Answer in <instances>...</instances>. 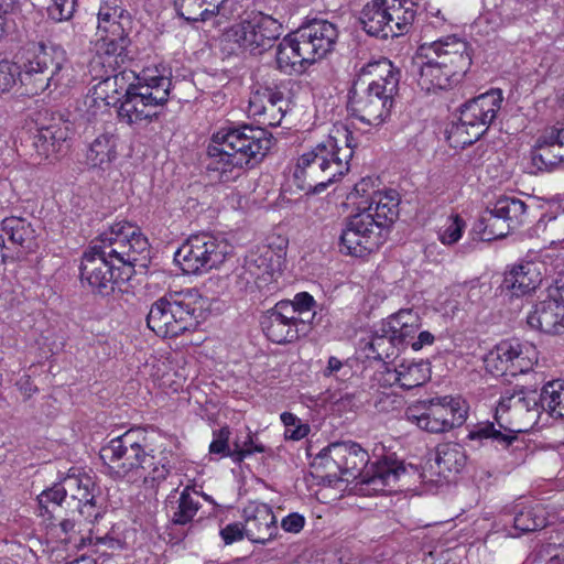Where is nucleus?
<instances>
[{
    "label": "nucleus",
    "mask_w": 564,
    "mask_h": 564,
    "mask_svg": "<svg viewBox=\"0 0 564 564\" xmlns=\"http://www.w3.org/2000/svg\"><path fill=\"white\" fill-rule=\"evenodd\" d=\"M525 204L516 197H501L494 205V213L502 216L516 229L525 215Z\"/></svg>",
    "instance_id": "49530a36"
},
{
    "label": "nucleus",
    "mask_w": 564,
    "mask_h": 564,
    "mask_svg": "<svg viewBox=\"0 0 564 564\" xmlns=\"http://www.w3.org/2000/svg\"><path fill=\"white\" fill-rule=\"evenodd\" d=\"M230 245L210 232L189 236L177 249L174 260L183 272L196 274L220 265L230 252Z\"/></svg>",
    "instance_id": "ddd939ff"
},
{
    "label": "nucleus",
    "mask_w": 564,
    "mask_h": 564,
    "mask_svg": "<svg viewBox=\"0 0 564 564\" xmlns=\"http://www.w3.org/2000/svg\"><path fill=\"white\" fill-rule=\"evenodd\" d=\"M416 465L399 460L390 455V495L392 492L413 491L417 484L425 480Z\"/></svg>",
    "instance_id": "c756f323"
},
{
    "label": "nucleus",
    "mask_w": 564,
    "mask_h": 564,
    "mask_svg": "<svg viewBox=\"0 0 564 564\" xmlns=\"http://www.w3.org/2000/svg\"><path fill=\"white\" fill-rule=\"evenodd\" d=\"M70 128L61 117L37 128L33 135L34 159L39 162H53L68 148Z\"/></svg>",
    "instance_id": "a211bd4d"
},
{
    "label": "nucleus",
    "mask_w": 564,
    "mask_h": 564,
    "mask_svg": "<svg viewBox=\"0 0 564 564\" xmlns=\"http://www.w3.org/2000/svg\"><path fill=\"white\" fill-rule=\"evenodd\" d=\"M294 310L290 305L276 303L264 315L261 325L269 340L275 344H288L299 339L306 332L293 317Z\"/></svg>",
    "instance_id": "412c9836"
},
{
    "label": "nucleus",
    "mask_w": 564,
    "mask_h": 564,
    "mask_svg": "<svg viewBox=\"0 0 564 564\" xmlns=\"http://www.w3.org/2000/svg\"><path fill=\"white\" fill-rule=\"evenodd\" d=\"M278 68L289 75L303 73L307 65H311L310 58L304 54L302 44L296 37L295 32L280 42L276 48Z\"/></svg>",
    "instance_id": "cd10ccee"
},
{
    "label": "nucleus",
    "mask_w": 564,
    "mask_h": 564,
    "mask_svg": "<svg viewBox=\"0 0 564 564\" xmlns=\"http://www.w3.org/2000/svg\"><path fill=\"white\" fill-rule=\"evenodd\" d=\"M281 421L285 426L286 438L300 441L304 438L310 432V426L307 424H303L296 415L290 412L282 413Z\"/></svg>",
    "instance_id": "864d4df0"
},
{
    "label": "nucleus",
    "mask_w": 564,
    "mask_h": 564,
    "mask_svg": "<svg viewBox=\"0 0 564 564\" xmlns=\"http://www.w3.org/2000/svg\"><path fill=\"white\" fill-rule=\"evenodd\" d=\"M390 83H395V91L394 96L401 97L410 93L409 86L403 82V75L399 67H395L392 62H390Z\"/></svg>",
    "instance_id": "69168bd1"
},
{
    "label": "nucleus",
    "mask_w": 564,
    "mask_h": 564,
    "mask_svg": "<svg viewBox=\"0 0 564 564\" xmlns=\"http://www.w3.org/2000/svg\"><path fill=\"white\" fill-rule=\"evenodd\" d=\"M245 533L253 543L265 544L278 532L276 519L267 503H250L243 510Z\"/></svg>",
    "instance_id": "4be33fe9"
},
{
    "label": "nucleus",
    "mask_w": 564,
    "mask_h": 564,
    "mask_svg": "<svg viewBox=\"0 0 564 564\" xmlns=\"http://www.w3.org/2000/svg\"><path fill=\"white\" fill-rule=\"evenodd\" d=\"M387 65L388 62L386 58L368 63L365 67V72L367 74H378L380 79L369 83L367 89L361 94L358 91L356 85L349 91V113L362 123L375 128L382 126L388 116L386 108L388 101V74L383 76V73L380 70L381 67L384 68Z\"/></svg>",
    "instance_id": "f8f14e48"
},
{
    "label": "nucleus",
    "mask_w": 564,
    "mask_h": 564,
    "mask_svg": "<svg viewBox=\"0 0 564 564\" xmlns=\"http://www.w3.org/2000/svg\"><path fill=\"white\" fill-rule=\"evenodd\" d=\"M230 434L228 426L214 431V440L209 445V453L212 455H220L221 457H231L232 449L229 448Z\"/></svg>",
    "instance_id": "13d9d810"
},
{
    "label": "nucleus",
    "mask_w": 564,
    "mask_h": 564,
    "mask_svg": "<svg viewBox=\"0 0 564 564\" xmlns=\"http://www.w3.org/2000/svg\"><path fill=\"white\" fill-rule=\"evenodd\" d=\"M417 64L420 70L417 84L421 89L426 93L447 89L453 85V83L460 79L452 70L444 68L435 61L422 59Z\"/></svg>",
    "instance_id": "c85d7f7f"
},
{
    "label": "nucleus",
    "mask_w": 564,
    "mask_h": 564,
    "mask_svg": "<svg viewBox=\"0 0 564 564\" xmlns=\"http://www.w3.org/2000/svg\"><path fill=\"white\" fill-rule=\"evenodd\" d=\"M159 449L155 455V449L150 448L144 430L131 429L102 446L100 458L115 477L123 478L133 474L144 480L161 481L171 471L173 453L162 445Z\"/></svg>",
    "instance_id": "39448f33"
},
{
    "label": "nucleus",
    "mask_w": 564,
    "mask_h": 564,
    "mask_svg": "<svg viewBox=\"0 0 564 564\" xmlns=\"http://www.w3.org/2000/svg\"><path fill=\"white\" fill-rule=\"evenodd\" d=\"M129 84L124 72L107 76L90 89V97L95 102L101 101L105 106H115Z\"/></svg>",
    "instance_id": "e433bc0d"
},
{
    "label": "nucleus",
    "mask_w": 564,
    "mask_h": 564,
    "mask_svg": "<svg viewBox=\"0 0 564 564\" xmlns=\"http://www.w3.org/2000/svg\"><path fill=\"white\" fill-rule=\"evenodd\" d=\"M98 51L102 52L109 58L106 63L109 66H119L124 63L127 57L126 48L128 46V37L126 29L119 35L110 33L98 34Z\"/></svg>",
    "instance_id": "79ce46f5"
},
{
    "label": "nucleus",
    "mask_w": 564,
    "mask_h": 564,
    "mask_svg": "<svg viewBox=\"0 0 564 564\" xmlns=\"http://www.w3.org/2000/svg\"><path fill=\"white\" fill-rule=\"evenodd\" d=\"M531 160L538 171H550L564 161V120L542 132L535 141Z\"/></svg>",
    "instance_id": "aec40b11"
},
{
    "label": "nucleus",
    "mask_w": 564,
    "mask_h": 564,
    "mask_svg": "<svg viewBox=\"0 0 564 564\" xmlns=\"http://www.w3.org/2000/svg\"><path fill=\"white\" fill-rule=\"evenodd\" d=\"M420 52L421 58L437 62L459 78L466 74L471 64L467 42L455 35L441 37L429 45L423 44Z\"/></svg>",
    "instance_id": "f3484780"
},
{
    "label": "nucleus",
    "mask_w": 564,
    "mask_h": 564,
    "mask_svg": "<svg viewBox=\"0 0 564 564\" xmlns=\"http://www.w3.org/2000/svg\"><path fill=\"white\" fill-rule=\"evenodd\" d=\"M417 326L419 316L411 308L390 315V343H408V338L413 339Z\"/></svg>",
    "instance_id": "ea45409f"
},
{
    "label": "nucleus",
    "mask_w": 564,
    "mask_h": 564,
    "mask_svg": "<svg viewBox=\"0 0 564 564\" xmlns=\"http://www.w3.org/2000/svg\"><path fill=\"white\" fill-rule=\"evenodd\" d=\"M272 96L273 89L270 87H261L253 90L248 104L249 116L259 119L260 115L265 112V104L268 99L272 98Z\"/></svg>",
    "instance_id": "5fc2aeb1"
},
{
    "label": "nucleus",
    "mask_w": 564,
    "mask_h": 564,
    "mask_svg": "<svg viewBox=\"0 0 564 564\" xmlns=\"http://www.w3.org/2000/svg\"><path fill=\"white\" fill-rule=\"evenodd\" d=\"M295 34L312 64L329 53L338 37L336 26L325 20H314L301 26Z\"/></svg>",
    "instance_id": "6ab92c4d"
},
{
    "label": "nucleus",
    "mask_w": 564,
    "mask_h": 564,
    "mask_svg": "<svg viewBox=\"0 0 564 564\" xmlns=\"http://www.w3.org/2000/svg\"><path fill=\"white\" fill-rule=\"evenodd\" d=\"M549 295L557 303L564 304V274L560 275L554 285L549 289Z\"/></svg>",
    "instance_id": "774afa93"
},
{
    "label": "nucleus",
    "mask_w": 564,
    "mask_h": 564,
    "mask_svg": "<svg viewBox=\"0 0 564 564\" xmlns=\"http://www.w3.org/2000/svg\"><path fill=\"white\" fill-rule=\"evenodd\" d=\"M75 7V0H52L47 7V14L55 22L67 21L73 17Z\"/></svg>",
    "instance_id": "4d7b16f0"
},
{
    "label": "nucleus",
    "mask_w": 564,
    "mask_h": 564,
    "mask_svg": "<svg viewBox=\"0 0 564 564\" xmlns=\"http://www.w3.org/2000/svg\"><path fill=\"white\" fill-rule=\"evenodd\" d=\"M119 138L112 132L98 134L88 143L85 154L90 169L107 171L118 158Z\"/></svg>",
    "instance_id": "a878e982"
},
{
    "label": "nucleus",
    "mask_w": 564,
    "mask_h": 564,
    "mask_svg": "<svg viewBox=\"0 0 564 564\" xmlns=\"http://www.w3.org/2000/svg\"><path fill=\"white\" fill-rule=\"evenodd\" d=\"M63 490L70 501V508L80 516L90 519L97 518L96 500L94 495L95 486L88 476L68 475L62 480Z\"/></svg>",
    "instance_id": "5701e85b"
},
{
    "label": "nucleus",
    "mask_w": 564,
    "mask_h": 564,
    "mask_svg": "<svg viewBox=\"0 0 564 564\" xmlns=\"http://www.w3.org/2000/svg\"><path fill=\"white\" fill-rule=\"evenodd\" d=\"M128 22L129 17L126 14L120 0H101L98 11L97 34L119 35L122 29H126Z\"/></svg>",
    "instance_id": "72a5a7b5"
},
{
    "label": "nucleus",
    "mask_w": 564,
    "mask_h": 564,
    "mask_svg": "<svg viewBox=\"0 0 564 564\" xmlns=\"http://www.w3.org/2000/svg\"><path fill=\"white\" fill-rule=\"evenodd\" d=\"M521 430H511L498 423V427L494 422H479L469 429L467 438L469 441H490L497 448L508 449L509 447L522 448L523 442L519 440L518 433Z\"/></svg>",
    "instance_id": "393cba45"
},
{
    "label": "nucleus",
    "mask_w": 564,
    "mask_h": 564,
    "mask_svg": "<svg viewBox=\"0 0 564 564\" xmlns=\"http://www.w3.org/2000/svg\"><path fill=\"white\" fill-rule=\"evenodd\" d=\"M171 78L159 74L158 69H147L128 85L118 115L128 124L151 121L158 116V107L163 106L170 95Z\"/></svg>",
    "instance_id": "0eeeda50"
},
{
    "label": "nucleus",
    "mask_w": 564,
    "mask_h": 564,
    "mask_svg": "<svg viewBox=\"0 0 564 564\" xmlns=\"http://www.w3.org/2000/svg\"><path fill=\"white\" fill-rule=\"evenodd\" d=\"M36 229L26 218L11 216L0 221V262H13L34 251Z\"/></svg>",
    "instance_id": "dca6fc26"
},
{
    "label": "nucleus",
    "mask_w": 564,
    "mask_h": 564,
    "mask_svg": "<svg viewBox=\"0 0 564 564\" xmlns=\"http://www.w3.org/2000/svg\"><path fill=\"white\" fill-rule=\"evenodd\" d=\"M245 535V525L238 522L229 523L220 530V536L227 545L242 540Z\"/></svg>",
    "instance_id": "680f3d73"
},
{
    "label": "nucleus",
    "mask_w": 564,
    "mask_h": 564,
    "mask_svg": "<svg viewBox=\"0 0 564 564\" xmlns=\"http://www.w3.org/2000/svg\"><path fill=\"white\" fill-rule=\"evenodd\" d=\"M538 360L532 344L517 339L501 340L484 357L485 368L494 376H517L529 371Z\"/></svg>",
    "instance_id": "4468645a"
},
{
    "label": "nucleus",
    "mask_w": 564,
    "mask_h": 564,
    "mask_svg": "<svg viewBox=\"0 0 564 564\" xmlns=\"http://www.w3.org/2000/svg\"><path fill=\"white\" fill-rule=\"evenodd\" d=\"M368 357L377 360H383L384 357H388V348L386 347V337L375 336L372 340L368 344Z\"/></svg>",
    "instance_id": "0e129e2a"
},
{
    "label": "nucleus",
    "mask_w": 564,
    "mask_h": 564,
    "mask_svg": "<svg viewBox=\"0 0 564 564\" xmlns=\"http://www.w3.org/2000/svg\"><path fill=\"white\" fill-rule=\"evenodd\" d=\"M199 295L194 290L164 295L150 307L148 327L160 337H177L196 328Z\"/></svg>",
    "instance_id": "6e6552de"
},
{
    "label": "nucleus",
    "mask_w": 564,
    "mask_h": 564,
    "mask_svg": "<svg viewBox=\"0 0 564 564\" xmlns=\"http://www.w3.org/2000/svg\"><path fill=\"white\" fill-rule=\"evenodd\" d=\"M347 198L357 205L358 213L345 219L340 235L343 252L364 257L386 241L388 231V192L377 188L371 177L360 180Z\"/></svg>",
    "instance_id": "f03ea898"
},
{
    "label": "nucleus",
    "mask_w": 564,
    "mask_h": 564,
    "mask_svg": "<svg viewBox=\"0 0 564 564\" xmlns=\"http://www.w3.org/2000/svg\"><path fill=\"white\" fill-rule=\"evenodd\" d=\"M542 282L540 265L535 262H524L514 265L505 274L502 286L513 296H522L535 290Z\"/></svg>",
    "instance_id": "bb28decb"
},
{
    "label": "nucleus",
    "mask_w": 564,
    "mask_h": 564,
    "mask_svg": "<svg viewBox=\"0 0 564 564\" xmlns=\"http://www.w3.org/2000/svg\"><path fill=\"white\" fill-rule=\"evenodd\" d=\"M77 522L74 518L72 519H63L59 521L57 525H55L52 531L54 536H56L62 543L68 545L72 544L74 547H83L86 544V538L79 534V530L77 529ZM89 544L95 543L96 545L102 544L109 547H115L118 544V541L108 535L96 536L95 542H93V538H87Z\"/></svg>",
    "instance_id": "f704fd0d"
},
{
    "label": "nucleus",
    "mask_w": 564,
    "mask_h": 564,
    "mask_svg": "<svg viewBox=\"0 0 564 564\" xmlns=\"http://www.w3.org/2000/svg\"><path fill=\"white\" fill-rule=\"evenodd\" d=\"M228 0H202L205 15L208 20L217 17Z\"/></svg>",
    "instance_id": "338daca9"
},
{
    "label": "nucleus",
    "mask_w": 564,
    "mask_h": 564,
    "mask_svg": "<svg viewBox=\"0 0 564 564\" xmlns=\"http://www.w3.org/2000/svg\"><path fill=\"white\" fill-rule=\"evenodd\" d=\"M200 507L198 492L186 486L178 497L170 495L167 497L166 508L171 512L172 521L175 524H186L196 516Z\"/></svg>",
    "instance_id": "2f4dec72"
},
{
    "label": "nucleus",
    "mask_w": 564,
    "mask_h": 564,
    "mask_svg": "<svg viewBox=\"0 0 564 564\" xmlns=\"http://www.w3.org/2000/svg\"><path fill=\"white\" fill-rule=\"evenodd\" d=\"M279 303H283L284 305H290L294 312L293 317L302 328L307 330V324H310L315 315V300L307 292L297 293L293 301H280Z\"/></svg>",
    "instance_id": "a18cd8bd"
},
{
    "label": "nucleus",
    "mask_w": 564,
    "mask_h": 564,
    "mask_svg": "<svg viewBox=\"0 0 564 564\" xmlns=\"http://www.w3.org/2000/svg\"><path fill=\"white\" fill-rule=\"evenodd\" d=\"M272 145L267 131L250 126L224 128L208 145V170L218 173L220 182L237 178L245 166L261 160Z\"/></svg>",
    "instance_id": "423d86ee"
},
{
    "label": "nucleus",
    "mask_w": 564,
    "mask_h": 564,
    "mask_svg": "<svg viewBox=\"0 0 564 564\" xmlns=\"http://www.w3.org/2000/svg\"><path fill=\"white\" fill-rule=\"evenodd\" d=\"M19 77L32 95L68 87L72 66L66 51L55 44H33L28 51L22 72L15 63L0 61V96L9 93Z\"/></svg>",
    "instance_id": "7ed1b4c3"
},
{
    "label": "nucleus",
    "mask_w": 564,
    "mask_h": 564,
    "mask_svg": "<svg viewBox=\"0 0 564 564\" xmlns=\"http://www.w3.org/2000/svg\"><path fill=\"white\" fill-rule=\"evenodd\" d=\"M465 228V221L458 216L451 217L447 224L440 229L438 238L444 245H453L457 242Z\"/></svg>",
    "instance_id": "6e6d98bb"
},
{
    "label": "nucleus",
    "mask_w": 564,
    "mask_h": 564,
    "mask_svg": "<svg viewBox=\"0 0 564 564\" xmlns=\"http://www.w3.org/2000/svg\"><path fill=\"white\" fill-rule=\"evenodd\" d=\"M509 513L513 516V528L519 532L518 535L540 530L546 525L545 510L539 503L517 502Z\"/></svg>",
    "instance_id": "7c9ffc66"
},
{
    "label": "nucleus",
    "mask_w": 564,
    "mask_h": 564,
    "mask_svg": "<svg viewBox=\"0 0 564 564\" xmlns=\"http://www.w3.org/2000/svg\"><path fill=\"white\" fill-rule=\"evenodd\" d=\"M364 454L365 451L361 446L354 442H336L322 451L323 457H329L337 466L347 456H360Z\"/></svg>",
    "instance_id": "8fccbe9b"
},
{
    "label": "nucleus",
    "mask_w": 564,
    "mask_h": 564,
    "mask_svg": "<svg viewBox=\"0 0 564 564\" xmlns=\"http://www.w3.org/2000/svg\"><path fill=\"white\" fill-rule=\"evenodd\" d=\"M289 108V102L281 91L273 89L272 98L265 104V112L260 115L258 121L262 124L276 127L281 124Z\"/></svg>",
    "instance_id": "de8ad7c7"
},
{
    "label": "nucleus",
    "mask_w": 564,
    "mask_h": 564,
    "mask_svg": "<svg viewBox=\"0 0 564 564\" xmlns=\"http://www.w3.org/2000/svg\"><path fill=\"white\" fill-rule=\"evenodd\" d=\"M469 406L460 397L444 395L420 401L405 411L409 421L429 433H447L462 426Z\"/></svg>",
    "instance_id": "9d476101"
},
{
    "label": "nucleus",
    "mask_w": 564,
    "mask_h": 564,
    "mask_svg": "<svg viewBox=\"0 0 564 564\" xmlns=\"http://www.w3.org/2000/svg\"><path fill=\"white\" fill-rule=\"evenodd\" d=\"M465 449L457 443H444L437 446L435 463L438 466V474H457L466 465Z\"/></svg>",
    "instance_id": "58836bf2"
},
{
    "label": "nucleus",
    "mask_w": 564,
    "mask_h": 564,
    "mask_svg": "<svg viewBox=\"0 0 564 564\" xmlns=\"http://www.w3.org/2000/svg\"><path fill=\"white\" fill-rule=\"evenodd\" d=\"M367 462L368 457L367 453L365 452V454L360 456H347L337 467L343 475L357 477Z\"/></svg>",
    "instance_id": "bf43d9fd"
},
{
    "label": "nucleus",
    "mask_w": 564,
    "mask_h": 564,
    "mask_svg": "<svg viewBox=\"0 0 564 564\" xmlns=\"http://www.w3.org/2000/svg\"><path fill=\"white\" fill-rule=\"evenodd\" d=\"M513 225H510L502 216L494 213L492 208H487L475 224L474 230L480 235L485 241L506 237Z\"/></svg>",
    "instance_id": "4c0bfd02"
},
{
    "label": "nucleus",
    "mask_w": 564,
    "mask_h": 564,
    "mask_svg": "<svg viewBox=\"0 0 564 564\" xmlns=\"http://www.w3.org/2000/svg\"><path fill=\"white\" fill-rule=\"evenodd\" d=\"M175 8L178 15L188 22L209 21L205 15L202 0H175Z\"/></svg>",
    "instance_id": "3c124183"
},
{
    "label": "nucleus",
    "mask_w": 564,
    "mask_h": 564,
    "mask_svg": "<svg viewBox=\"0 0 564 564\" xmlns=\"http://www.w3.org/2000/svg\"><path fill=\"white\" fill-rule=\"evenodd\" d=\"M393 372L394 379L390 387L410 390L422 386L426 380L422 367L414 362L395 365Z\"/></svg>",
    "instance_id": "c03bdc74"
},
{
    "label": "nucleus",
    "mask_w": 564,
    "mask_h": 564,
    "mask_svg": "<svg viewBox=\"0 0 564 564\" xmlns=\"http://www.w3.org/2000/svg\"><path fill=\"white\" fill-rule=\"evenodd\" d=\"M282 34V24L269 14L252 11L230 30L231 39L242 48L261 54Z\"/></svg>",
    "instance_id": "2eb2a0df"
},
{
    "label": "nucleus",
    "mask_w": 564,
    "mask_h": 564,
    "mask_svg": "<svg viewBox=\"0 0 564 564\" xmlns=\"http://www.w3.org/2000/svg\"><path fill=\"white\" fill-rule=\"evenodd\" d=\"M362 29L371 36L387 37L384 29L388 24L387 0H372L367 3L360 13Z\"/></svg>",
    "instance_id": "c9c22d12"
},
{
    "label": "nucleus",
    "mask_w": 564,
    "mask_h": 564,
    "mask_svg": "<svg viewBox=\"0 0 564 564\" xmlns=\"http://www.w3.org/2000/svg\"><path fill=\"white\" fill-rule=\"evenodd\" d=\"M502 101V90L495 88L463 104L458 122L447 130L449 144L453 148H465L476 142L497 118Z\"/></svg>",
    "instance_id": "1a4fd4ad"
},
{
    "label": "nucleus",
    "mask_w": 564,
    "mask_h": 564,
    "mask_svg": "<svg viewBox=\"0 0 564 564\" xmlns=\"http://www.w3.org/2000/svg\"><path fill=\"white\" fill-rule=\"evenodd\" d=\"M265 447L258 442L250 433L247 435L246 441L242 443L239 440H236L234 443V449L231 454V458L236 463L242 462L247 456H250L256 453H264Z\"/></svg>",
    "instance_id": "603ef678"
},
{
    "label": "nucleus",
    "mask_w": 564,
    "mask_h": 564,
    "mask_svg": "<svg viewBox=\"0 0 564 564\" xmlns=\"http://www.w3.org/2000/svg\"><path fill=\"white\" fill-rule=\"evenodd\" d=\"M304 525H305V518L297 512L288 514L281 521L282 529L290 533L301 532L303 530Z\"/></svg>",
    "instance_id": "e2e57ef3"
},
{
    "label": "nucleus",
    "mask_w": 564,
    "mask_h": 564,
    "mask_svg": "<svg viewBox=\"0 0 564 564\" xmlns=\"http://www.w3.org/2000/svg\"><path fill=\"white\" fill-rule=\"evenodd\" d=\"M527 322L531 328L546 334H561L564 332V304L549 295L546 300L535 304L528 314Z\"/></svg>",
    "instance_id": "b1692460"
},
{
    "label": "nucleus",
    "mask_w": 564,
    "mask_h": 564,
    "mask_svg": "<svg viewBox=\"0 0 564 564\" xmlns=\"http://www.w3.org/2000/svg\"><path fill=\"white\" fill-rule=\"evenodd\" d=\"M17 10L15 0H0V39L13 24L12 15Z\"/></svg>",
    "instance_id": "052dcab7"
},
{
    "label": "nucleus",
    "mask_w": 564,
    "mask_h": 564,
    "mask_svg": "<svg viewBox=\"0 0 564 564\" xmlns=\"http://www.w3.org/2000/svg\"><path fill=\"white\" fill-rule=\"evenodd\" d=\"M352 132L345 124H334L327 138L299 159L293 172L301 188L324 191L347 174L356 143Z\"/></svg>",
    "instance_id": "20e7f679"
},
{
    "label": "nucleus",
    "mask_w": 564,
    "mask_h": 564,
    "mask_svg": "<svg viewBox=\"0 0 564 564\" xmlns=\"http://www.w3.org/2000/svg\"><path fill=\"white\" fill-rule=\"evenodd\" d=\"M377 462L372 466V474L361 475L360 491L364 495H383L387 487L388 456L384 445L380 444L373 448Z\"/></svg>",
    "instance_id": "473e14b6"
},
{
    "label": "nucleus",
    "mask_w": 564,
    "mask_h": 564,
    "mask_svg": "<svg viewBox=\"0 0 564 564\" xmlns=\"http://www.w3.org/2000/svg\"><path fill=\"white\" fill-rule=\"evenodd\" d=\"M39 507L41 516L48 514L50 517L56 508H61L63 503H66L67 508H70V501L66 498L63 490L62 481L54 484L51 488L43 490L39 497Z\"/></svg>",
    "instance_id": "09e8293b"
},
{
    "label": "nucleus",
    "mask_w": 564,
    "mask_h": 564,
    "mask_svg": "<svg viewBox=\"0 0 564 564\" xmlns=\"http://www.w3.org/2000/svg\"><path fill=\"white\" fill-rule=\"evenodd\" d=\"M272 272L273 270L268 262L267 254L251 256L245 262L242 278L247 284H253L261 289L271 282Z\"/></svg>",
    "instance_id": "37998d69"
},
{
    "label": "nucleus",
    "mask_w": 564,
    "mask_h": 564,
    "mask_svg": "<svg viewBox=\"0 0 564 564\" xmlns=\"http://www.w3.org/2000/svg\"><path fill=\"white\" fill-rule=\"evenodd\" d=\"M150 245L140 228L119 221L102 231L85 252L80 263V279L93 291L107 295L116 283L113 260L128 265L149 259Z\"/></svg>",
    "instance_id": "f257e3e1"
},
{
    "label": "nucleus",
    "mask_w": 564,
    "mask_h": 564,
    "mask_svg": "<svg viewBox=\"0 0 564 564\" xmlns=\"http://www.w3.org/2000/svg\"><path fill=\"white\" fill-rule=\"evenodd\" d=\"M514 410L525 411L538 417L541 410L546 411L552 417L564 419V380H551L543 384L541 391L529 387H517L506 391L499 401L497 412Z\"/></svg>",
    "instance_id": "9b49d317"
},
{
    "label": "nucleus",
    "mask_w": 564,
    "mask_h": 564,
    "mask_svg": "<svg viewBox=\"0 0 564 564\" xmlns=\"http://www.w3.org/2000/svg\"><path fill=\"white\" fill-rule=\"evenodd\" d=\"M415 0H392L390 4V22H394L397 31L390 26L392 37L408 34L415 17Z\"/></svg>",
    "instance_id": "a19ab883"
}]
</instances>
